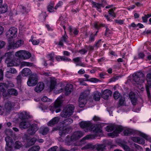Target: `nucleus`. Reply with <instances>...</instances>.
Returning <instances> with one entry per match:
<instances>
[{
	"mask_svg": "<svg viewBox=\"0 0 151 151\" xmlns=\"http://www.w3.org/2000/svg\"><path fill=\"white\" fill-rule=\"evenodd\" d=\"M101 40L100 39L97 42H96L94 44V47H96L97 48H98L100 46V42Z\"/></svg>",
	"mask_w": 151,
	"mask_h": 151,
	"instance_id": "63",
	"label": "nucleus"
},
{
	"mask_svg": "<svg viewBox=\"0 0 151 151\" xmlns=\"http://www.w3.org/2000/svg\"><path fill=\"white\" fill-rule=\"evenodd\" d=\"M88 149H94V145L91 144L89 143L82 147L81 148L82 150H86Z\"/></svg>",
	"mask_w": 151,
	"mask_h": 151,
	"instance_id": "42",
	"label": "nucleus"
},
{
	"mask_svg": "<svg viewBox=\"0 0 151 151\" xmlns=\"http://www.w3.org/2000/svg\"><path fill=\"white\" fill-rule=\"evenodd\" d=\"M120 94L118 91H115L114 93L113 97L115 99H118L120 97Z\"/></svg>",
	"mask_w": 151,
	"mask_h": 151,
	"instance_id": "50",
	"label": "nucleus"
},
{
	"mask_svg": "<svg viewBox=\"0 0 151 151\" xmlns=\"http://www.w3.org/2000/svg\"><path fill=\"white\" fill-rule=\"evenodd\" d=\"M145 56V54L142 52H139L138 54V56H134V60H138L140 59H143Z\"/></svg>",
	"mask_w": 151,
	"mask_h": 151,
	"instance_id": "43",
	"label": "nucleus"
},
{
	"mask_svg": "<svg viewBox=\"0 0 151 151\" xmlns=\"http://www.w3.org/2000/svg\"><path fill=\"white\" fill-rule=\"evenodd\" d=\"M84 76L86 78L84 80L86 81H89L95 83L100 81L99 79L95 78H92L89 79L88 78L89 77V75L87 74H85L84 75Z\"/></svg>",
	"mask_w": 151,
	"mask_h": 151,
	"instance_id": "25",
	"label": "nucleus"
},
{
	"mask_svg": "<svg viewBox=\"0 0 151 151\" xmlns=\"http://www.w3.org/2000/svg\"><path fill=\"white\" fill-rule=\"evenodd\" d=\"M63 2L61 1H59L56 5L55 7V9H57L58 8L60 7L61 6L63 5Z\"/></svg>",
	"mask_w": 151,
	"mask_h": 151,
	"instance_id": "59",
	"label": "nucleus"
},
{
	"mask_svg": "<svg viewBox=\"0 0 151 151\" xmlns=\"http://www.w3.org/2000/svg\"><path fill=\"white\" fill-rule=\"evenodd\" d=\"M9 45L7 48L8 50H10L11 49H15L18 48L19 47V40L15 42L14 40H13L12 39H8Z\"/></svg>",
	"mask_w": 151,
	"mask_h": 151,
	"instance_id": "12",
	"label": "nucleus"
},
{
	"mask_svg": "<svg viewBox=\"0 0 151 151\" xmlns=\"http://www.w3.org/2000/svg\"><path fill=\"white\" fill-rule=\"evenodd\" d=\"M31 73V71L28 68L23 69L21 71L22 75L23 76L27 77L30 75Z\"/></svg>",
	"mask_w": 151,
	"mask_h": 151,
	"instance_id": "29",
	"label": "nucleus"
},
{
	"mask_svg": "<svg viewBox=\"0 0 151 151\" xmlns=\"http://www.w3.org/2000/svg\"><path fill=\"white\" fill-rule=\"evenodd\" d=\"M32 116L29 115V113L24 111L19 113V118L22 120L29 119L31 118Z\"/></svg>",
	"mask_w": 151,
	"mask_h": 151,
	"instance_id": "22",
	"label": "nucleus"
},
{
	"mask_svg": "<svg viewBox=\"0 0 151 151\" xmlns=\"http://www.w3.org/2000/svg\"><path fill=\"white\" fill-rule=\"evenodd\" d=\"M92 6V7L96 8V10L101 13L102 12L101 8L102 7L101 5L99 3H97L94 1H91Z\"/></svg>",
	"mask_w": 151,
	"mask_h": 151,
	"instance_id": "26",
	"label": "nucleus"
},
{
	"mask_svg": "<svg viewBox=\"0 0 151 151\" xmlns=\"http://www.w3.org/2000/svg\"><path fill=\"white\" fill-rule=\"evenodd\" d=\"M114 21L116 23L120 25L123 24L124 23V20L121 19L118 20L116 19H115L114 20Z\"/></svg>",
	"mask_w": 151,
	"mask_h": 151,
	"instance_id": "58",
	"label": "nucleus"
},
{
	"mask_svg": "<svg viewBox=\"0 0 151 151\" xmlns=\"http://www.w3.org/2000/svg\"><path fill=\"white\" fill-rule=\"evenodd\" d=\"M123 130V128L121 126H117L115 127V129L112 132L108 134V136L111 138H114L118 136L119 133L122 132Z\"/></svg>",
	"mask_w": 151,
	"mask_h": 151,
	"instance_id": "13",
	"label": "nucleus"
},
{
	"mask_svg": "<svg viewBox=\"0 0 151 151\" xmlns=\"http://www.w3.org/2000/svg\"><path fill=\"white\" fill-rule=\"evenodd\" d=\"M50 88L51 90H53L56 84V82L54 80H51L50 82Z\"/></svg>",
	"mask_w": 151,
	"mask_h": 151,
	"instance_id": "45",
	"label": "nucleus"
},
{
	"mask_svg": "<svg viewBox=\"0 0 151 151\" xmlns=\"http://www.w3.org/2000/svg\"><path fill=\"white\" fill-rule=\"evenodd\" d=\"M42 101L43 102H51V99H48L46 96H44L41 99Z\"/></svg>",
	"mask_w": 151,
	"mask_h": 151,
	"instance_id": "53",
	"label": "nucleus"
},
{
	"mask_svg": "<svg viewBox=\"0 0 151 151\" xmlns=\"http://www.w3.org/2000/svg\"><path fill=\"white\" fill-rule=\"evenodd\" d=\"M125 99L124 98H121L119 101V104L120 106L123 105L124 103Z\"/></svg>",
	"mask_w": 151,
	"mask_h": 151,
	"instance_id": "55",
	"label": "nucleus"
},
{
	"mask_svg": "<svg viewBox=\"0 0 151 151\" xmlns=\"http://www.w3.org/2000/svg\"><path fill=\"white\" fill-rule=\"evenodd\" d=\"M8 86L5 83H0V91L2 93V95L4 97L6 96L7 95V90Z\"/></svg>",
	"mask_w": 151,
	"mask_h": 151,
	"instance_id": "18",
	"label": "nucleus"
},
{
	"mask_svg": "<svg viewBox=\"0 0 151 151\" xmlns=\"http://www.w3.org/2000/svg\"><path fill=\"white\" fill-rule=\"evenodd\" d=\"M37 82V76L36 74H33L29 77L27 82V85L29 86H35Z\"/></svg>",
	"mask_w": 151,
	"mask_h": 151,
	"instance_id": "10",
	"label": "nucleus"
},
{
	"mask_svg": "<svg viewBox=\"0 0 151 151\" xmlns=\"http://www.w3.org/2000/svg\"><path fill=\"white\" fill-rule=\"evenodd\" d=\"M94 27L98 30L101 27H105L106 28V32L105 33V36H106L108 33L110 34L111 33V31L109 29L107 26L105 24H101L99 25L97 22H95L94 23Z\"/></svg>",
	"mask_w": 151,
	"mask_h": 151,
	"instance_id": "17",
	"label": "nucleus"
},
{
	"mask_svg": "<svg viewBox=\"0 0 151 151\" xmlns=\"http://www.w3.org/2000/svg\"><path fill=\"white\" fill-rule=\"evenodd\" d=\"M31 56V54L27 51L24 50H19V58L26 60L29 58Z\"/></svg>",
	"mask_w": 151,
	"mask_h": 151,
	"instance_id": "14",
	"label": "nucleus"
},
{
	"mask_svg": "<svg viewBox=\"0 0 151 151\" xmlns=\"http://www.w3.org/2000/svg\"><path fill=\"white\" fill-rule=\"evenodd\" d=\"M40 147L39 146H35L30 148L28 151H39Z\"/></svg>",
	"mask_w": 151,
	"mask_h": 151,
	"instance_id": "47",
	"label": "nucleus"
},
{
	"mask_svg": "<svg viewBox=\"0 0 151 151\" xmlns=\"http://www.w3.org/2000/svg\"><path fill=\"white\" fill-rule=\"evenodd\" d=\"M17 35V29L14 27L10 28L6 33V36L8 39H12L16 37Z\"/></svg>",
	"mask_w": 151,
	"mask_h": 151,
	"instance_id": "9",
	"label": "nucleus"
},
{
	"mask_svg": "<svg viewBox=\"0 0 151 151\" xmlns=\"http://www.w3.org/2000/svg\"><path fill=\"white\" fill-rule=\"evenodd\" d=\"M88 96V94L85 92H82L79 99V106L80 108L84 107L87 102L86 98Z\"/></svg>",
	"mask_w": 151,
	"mask_h": 151,
	"instance_id": "8",
	"label": "nucleus"
},
{
	"mask_svg": "<svg viewBox=\"0 0 151 151\" xmlns=\"http://www.w3.org/2000/svg\"><path fill=\"white\" fill-rule=\"evenodd\" d=\"M116 8H114L110 9L108 12L109 14L111 17L115 18L116 17V14L114 12L116 10Z\"/></svg>",
	"mask_w": 151,
	"mask_h": 151,
	"instance_id": "41",
	"label": "nucleus"
},
{
	"mask_svg": "<svg viewBox=\"0 0 151 151\" xmlns=\"http://www.w3.org/2000/svg\"><path fill=\"white\" fill-rule=\"evenodd\" d=\"M84 134L83 132L81 131H76L74 132L70 137V138H68V136L66 137L65 141L69 145L70 144L71 142L76 141L82 137Z\"/></svg>",
	"mask_w": 151,
	"mask_h": 151,
	"instance_id": "2",
	"label": "nucleus"
},
{
	"mask_svg": "<svg viewBox=\"0 0 151 151\" xmlns=\"http://www.w3.org/2000/svg\"><path fill=\"white\" fill-rule=\"evenodd\" d=\"M7 94L9 93V94L16 96L17 95L18 93L17 91L14 89H10L8 90L7 91Z\"/></svg>",
	"mask_w": 151,
	"mask_h": 151,
	"instance_id": "40",
	"label": "nucleus"
},
{
	"mask_svg": "<svg viewBox=\"0 0 151 151\" xmlns=\"http://www.w3.org/2000/svg\"><path fill=\"white\" fill-rule=\"evenodd\" d=\"M14 106V104L11 102L8 101L5 103L4 105V111L9 112Z\"/></svg>",
	"mask_w": 151,
	"mask_h": 151,
	"instance_id": "19",
	"label": "nucleus"
},
{
	"mask_svg": "<svg viewBox=\"0 0 151 151\" xmlns=\"http://www.w3.org/2000/svg\"><path fill=\"white\" fill-rule=\"evenodd\" d=\"M105 147L104 144H97L94 145V149L98 151H103Z\"/></svg>",
	"mask_w": 151,
	"mask_h": 151,
	"instance_id": "30",
	"label": "nucleus"
},
{
	"mask_svg": "<svg viewBox=\"0 0 151 151\" xmlns=\"http://www.w3.org/2000/svg\"><path fill=\"white\" fill-rule=\"evenodd\" d=\"M96 36V34H94L91 33L89 35V42H93L95 41V37Z\"/></svg>",
	"mask_w": 151,
	"mask_h": 151,
	"instance_id": "46",
	"label": "nucleus"
},
{
	"mask_svg": "<svg viewBox=\"0 0 151 151\" xmlns=\"http://www.w3.org/2000/svg\"><path fill=\"white\" fill-rule=\"evenodd\" d=\"M11 144H6L5 147L6 151H12V147Z\"/></svg>",
	"mask_w": 151,
	"mask_h": 151,
	"instance_id": "51",
	"label": "nucleus"
},
{
	"mask_svg": "<svg viewBox=\"0 0 151 151\" xmlns=\"http://www.w3.org/2000/svg\"><path fill=\"white\" fill-rule=\"evenodd\" d=\"M49 129L47 127H42L40 129L39 132L43 135H46L49 131Z\"/></svg>",
	"mask_w": 151,
	"mask_h": 151,
	"instance_id": "32",
	"label": "nucleus"
},
{
	"mask_svg": "<svg viewBox=\"0 0 151 151\" xmlns=\"http://www.w3.org/2000/svg\"><path fill=\"white\" fill-rule=\"evenodd\" d=\"M62 102L61 101L58 100H56L55 102L54 106H51L50 109V111L53 113L54 111H55L56 113L60 112L61 111L60 108H58L61 106Z\"/></svg>",
	"mask_w": 151,
	"mask_h": 151,
	"instance_id": "11",
	"label": "nucleus"
},
{
	"mask_svg": "<svg viewBox=\"0 0 151 151\" xmlns=\"http://www.w3.org/2000/svg\"><path fill=\"white\" fill-rule=\"evenodd\" d=\"M59 120L60 118L58 116L54 117L48 122L47 125L49 126L52 127L58 124Z\"/></svg>",
	"mask_w": 151,
	"mask_h": 151,
	"instance_id": "20",
	"label": "nucleus"
},
{
	"mask_svg": "<svg viewBox=\"0 0 151 151\" xmlns=\"http://www.w3.org/2000/svg\"><path fill=\"white\" fill-rule=\"evenodd\" d=\"M19 12L22 14H26L29 11V9H27L26 7L22 5L19 6Z\"/></svg>",
	"mask_w": 151,
	"mask_h": 151,
	"instance_id": "36",
	"label": "nucleus"
},
{
	"mask_svg": "<svg viewBox=\"0 0 151 151\" xmlns=\"http://www.w3.org/2000/svg\"><path fill=\"white\" fill-rule=\"evenodd\" d=\"M73 120L71 118H68L64 120L62 122V124L66 126L73 123Z\"/></svg>",
	"mask_w": 151,
	"mask_h": 151,
	"instance_id": "37",
	"label": "nucleus"
},
{
	"mask_svg": "<svg viewBox=\"0 0 151 151\" xmlns=\"http://www.w3.org/2000/svg\"><path fill=\"white\" fill-rule=\"evenodd\" d=\"M54 54L53 53H51L50 54H49L48 55V58H50V60H51L52 62H54Z\"/></svg>",
	"mask_w": 151,
	"mask_h": 151,
	"instance_id": "57",
	"label": "nucleus"
},
{
	"mask_svg": "<svg viewBox=\"0 0 151 151\" xmlns=\"http://www.w3.org/2000/svg\"><path fill=\"white\" fill-rule=\"evenodd\" d=\"M27 143L26 144L27 147H28L34 145L36 141V139L33 137L30 139H27Z\"/></svg>",
	"mask_w": 151,
	"mask_h": 151,
	"instance_id": "28",
	"label": "nucleus"
},
{
	"mask_svg": "<svg viewBox=\"0 0 151 151\" xmlns=\"http://www.w3.org/2000/svg\"><path fill=\"white\" fill-rule=\"evenodd\" d=\"M32 44L35 45H38L40 42L39 40H32Z\"/></svg>",
	"mask_w": 151,
	"mask_h": 151,
	"instance_id": "60",
	"label": "nucleus"
},
{
	"mask_svg": "<svg viewBox=\"0 0 151 151\" xmlns=\"http://www.w3.org/2000/svg\"><path fill=\"white\" fill-rule=\"evenodd\" d=\"M114 127L113 126L109 125L106 127V130L108 132H111L113 130Z\"/></svg>",
	"mask_w": 151,
	"mask_h": 151,
	"instance_id": "49",
	"label": "nucleus"
},
{
	"mask_svg": "<svg viewBox=\"0 0 151 151\" xmlns=\"http://www.w3.org/2000/svg\"><path fill=\"white\" fill-rule=\"evenodd\" d=\"M63 28L64 30L65 34L60 38L58 42H55V44L57 45L58 47H61L64 46L63 42H65L67 43L68 42V37L66 34L65 31V25L63 26Z\"/></svg>",
	"mask_w": 151,
	"mask_h": 151,
	"instance_id": "7",
	"label": "nucleus"
},
{
	"mask_svg": "<svg viewBox=\"0 0 151 151\" xmlns=\"http://www.w3.org/2000/svg\"><path fill=\"white\" fill-rule=\"evenodd\" d=\"M93 98L96 101H98L100 100L101 93L98 91H96L93 92Z\"/></svg>",
	"mask_w": 151,
	"mask_h": 151,
	"instance_id": "34",
	"label": "nucleus"
},
{
	"mask_svg": "<svg viewBox=\"0 0 151 151\" xmlns=\"http://www.w3.org/2000/svg\"><path fill=\"white\" fill-rule=\"evenodd\" d=\"M92 125H94V126L93 127V129L91 131H93L94 133H95V134H90L86 136L82 139L80 142L81 143L86 140L94 139L99 135H101L102 134L101 128V127H99L97 124H92Z\"/></svg>",
	"mask_w": 151,
	"mask_h": 151,
	"instance_id": "1",
	"label": "nucleus"
},
{
	"mask_svg": "<svg viewBox=\"0 0 151 151\" xmlns=\"http://www.w3.org/2000/svg\"><path fill=\"white\" fill-rule=\"evenodd\" d=\"M38 129L37 124H33L30 125V127L27 130V133L31 135L34 134Z\"/></svg>",
	"mask_w": 151,
	"mask_h": 151,
	"instance_id": "16",
	"label": "nucleus"
},
{
	"mask_svg": "<svg viewBox=\"0 0 151 151\" xmlns=\"http://www.w3.org/2000/svg\"><path fill=\"white\" fill-rule=\"evenodd\" d=\"M78 52L81 54L84 55L87 52V50L85 49H82L80 50Z\"/></svg>",
	"mask_w": 151,
	"mask_h": 151,
	"instance_id": "64",
	"label": "nucleus"
},
{
	"mask_svg": "<svg viewBox=\"0 0 151 151\" xmlns=\"http://www.w3.org/2000/svg\"><path fill=\"white\" fill-rule=\"evenodd\" d=\"M112 91L110 90L106 89L102 93V97L105 100H107L109 96L112 94Z\"/></svg>",
	"mask_w": 151,
	"mask_h": 151,
	"instance_id": "21",
	"label": "nucleus"
},
{
	"mask_svg": "<svg viewBox=\"0 0 151 151\" xmlns=\"http://www.w3.org/2000/svg\"><path fill=\"white\" fill-rule=\"evenodd\" d=\"M79 124L80 127L83 129L85 132L91 131L94 126L92 125V124L89 121H82Z\"/></svg>",
	"mask_w": 151,
	"mask_h": 151,
	"instance_id": "6",
	"label": "nucleus"
},
{
	"mask_svg": "<svg viewBox=\"0 0 151 151\" xmlns=\"http://www.w3.org/2000/svg\"><path fill=\"white\" fill-rule=\"evenodd\" d=\"M147 86L149 88H151V73H148L146 77Z\"/></svg>",
	"mask_w": 151,
	"mask_h": 151,
	"instance_id": "38",
	"label": "nucleus"
},
{
	"mask_svg": "<svg viewBox=\"0 0 151 151\" xmlns=\"http://www.w3.org/2000/svg\"><path fill=\"white\" fill-rule=\"evenodd\" d=\"M123 133L125 136H128L133 134L134 133V132L131 129H127L124 131Z\"/></svg>",
	"mask_w": 151,
	"mask_h": 151,
	"instance_id": "44",
	"label": "nucleus"
},
{
	"mask_svg": "<svg viewBox=\"0 0 151 151\" xmlns=\"http://www.w3.org/2000/svg\"><path fill=\"white\" fill-rule=\"evenodd\" d=\"M68 32L70 35L73 34L75 35H77L78 34L79 31L76 28H73L71 26H69L68 27Z\"/></svg>",
	"mask_w": 151,
	"mask_h": 151,
	"instance_id": "33",
	"label": "nucleus"
},
{
	"mask_svg": "<svg viewBox=\"0 0 151 151\" xmlns=\"http://www.w3.org/2000/svg\"><path fill=\"white\" fill-rule=\"evenodd\" d=\"M74 107L73 105H69L65 107L60 113L62 117L66 118L73 114Z\"/></svg>",
	"mask_w": 151,
	"mask_h": 151,
	"instance_id": "3",
	"label": "nucleus"
},
{
	"mask_svg": "<svg viewBox=\"0 0 151 151\" xmlns=\"http://www.w3.org/2000/svg\"><path fill=\"white\" fill-rule=\"evenodd\" d=\"M71 130V129L68 127H61L59 128V134L61 137H62L70 133Z\"/></svg>",
	"mask_w": 151,
	"mask_h": 151,
	"instance_id": "15",
	"label": "nucleus"
},
{
	"mask_svg": "<svg viewBox=\"0 0 151 151\" xmlns=\"http://www.w3.org/2000/svg\"><path fill=\"white\" fill-rule=\"evenodd\" d=\"M129 96L132 105H135L137 104V99L134 93L131 92L129 93Z\"/></svg>",
	"mask_w": 151,
	"mask_h": 151,
	"instance_id": "27",
	"label": "nucleus"
},
{
	"mask_svg": "<svg viewBox=\"0 0 151 151\" xmlns=\"http://www.w3.org/2000/svg\"><path fill=\"white\" fill-rule=\"evenodd\" d=\"M44 88V85L42 83H39L35 87V90L37 92H40L42 91Z\"/></svg>",
	"mask_w": 151,
	"mask_h": 151,
	"instance_id": "31",
	"label": "nucleus"
},
{
	"mask_svg": "<svg viewBox=\"0 0 151 151\" xmlns=\"http://www.w3.org/2000/svg\"><path fill=\"white\" fill-rule=\"evenodd\" d=\"M24 66H27V62L23 61L20 63V67L22 68Z\"/></svg>",
	"mask_w": 151,
	"mask_h": 151,
	"instance_id": "62",
	"label": "nucleus"
},
{
	"mask_svg": "<svg viewBox=\"0 0 151 151\" xmlns=\"http://www.w3.org/2000/svg\"><path fill=\"white\" fill-rule=\"evenodd\" d=\"M131 139L134 142L143 145L145 142V140L140 137H132Z\"/></svg>",
	"mask_w": 151,
	"mask_h": 151,
	"instance_id": "23",
	"label": "nucleus"
},
{
	"mask_svg": "<svg viewBox=\"0 0 151 151\" xmlns=\"http://www.w3.org/2000/svg\"><path fill=\"white\" fill-rule=\"evenodd\" d=\"M133 81L137 84L142 83L145 81V76L141 72H139L134 73L133 75Z\"/></svg>",
	"mask_w": 151,
	"mask_h": 151,
	"instance_id": "5",
	"label": "nucleus"
},
{
	"mask_svg": "<svg viewBox=\"0 0 151 151\" xmlns=\"http://www.w3.org/2000/svg\"><path fill=\"white\" fill-rule=\"evenodd\" d=\"M7 72L8 73H9L12 74H14L16 73L17 71L16 69L13 68H10L9 69H7Z\"/></svg>",
	"mask_w": 151,
	"mask_h": 151,
	"instance_id": "52",
	"label": "nucleus"
},
{
	"mask_svg": "<svg viewBox=\"0 0 151 151\" xmlns=\"http://www.w3.org/2000/svg\"><path fill=\"white\" fill-rule=\"evenodd\" d=\"M73 86L71 84L66 85L65 88V94L66 96L70 94L73 90Z\"/></svg>",
	"mask_w": 151,
	"mask_h": 151,
	"instance_id": "24",
	"label": "nucleus"
},
{
	"mask_svg": "<svg viewBox=\"0 0 151 151\" xmlns=\"http://www.w3.org/2000/svg\"><path fill=\"white\" fill-rule=\"evenodd\" d=\"M121 146L125 151H129V148L127 145L125 144H122Z\"/></svg>",
	"mask_w": 151,
	"mask_h": 151,
	"instance_id": "54",
	"label": "nucleus"
},
{
	"mask_svg": "<svg viewBox=\"0 0 151 151\" xmlns=\"http://www.w3.org/2000/svg\"><path fill=\"white\" fill-rule=\"evenodd\" d=\"M7 11V6L6 4H4L0 6V13H4Z\"/></svg>",
	"mask_w": 151,
	"mask_h": 151,
	"instance_id": "39",
	"label": "nucleus"
},
{
	"mask_svg": "<svg viewBox=\"0 0 151 151\" xmlns=\"http://www.w3.org/2000/svg\"><path fill=\"white\" fill-rule=\"evenodd\" d=\"M29 126V124L27 121L22 122L19 123V128L21 129H26Z\"/></svg>",
	"mask_w": 151,
	"mask_h": 151,
	"instance_id": "35",
	"label": "nucleus"
},
{
	"mask_svg": "<svg viewBox=\"0 0 151 151\" xmlns=\"http://www.w3.org/2000/svg\"><path fill=\"white\" fill-rule=\"evenodd\" d=\"M58 148V146H54L49 148L47 151H56Z\"/></svg>",
	"mask_w": 151,
	"mask_h": 151,
	"instance_id": "61",
	"label": "nucleus"
},
{
	"mask_svg": "<svg viewBox=\"0 0 151 151\" xmlns=\"http://www.w3.org/2000/svg\"><path fill=\"white\" fill-rule=\"evenodd\" d=\"M13 56L12 52H10L6 53L5 55V56L6 57L5 62L8 67L16 66L18 65L17 61H15L12 59Z\"/></svg>",
	"mask_w": 151,
	"mask_h": 151,
	"instance_id": "4",
	"label": "nucleus"
},
{
	"mask_svg": "<svg viewBox=\"0 0 151 151\" xmlns=\"http://www.w3.org/2000/svg\"><path fill=\"white\" fill-rule=\"evenodd\" d=\"M5 140L6 142V144H11V145L12 144V138L9 137V136H7L5 138Z\"/></svg>",
	"mask_w": 151,
	"mask_h": 151,
	"instance_id": "48",
	"label": "nucleus"
},
{
	"mask_svg": "<svg viewBox=\"0 0 151 151\" xmlns=\"http://www.w3.org/2000/svg\"><path fill=\"white\" fill-rule=\"evenodd\" d=\"M55 8H54L53 6L49 5L47 7L48 11L50 12H52L54 11Z\"/></svg>",
	"mask_w": 151,
	"mask_h": 151,
	"instance_id": "56",
	"label": "nucleus"
}]
</instances>
